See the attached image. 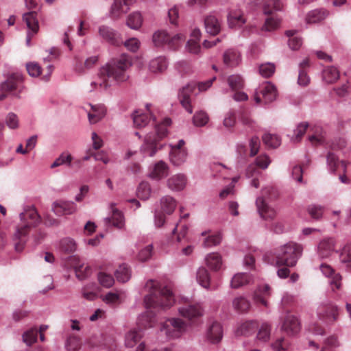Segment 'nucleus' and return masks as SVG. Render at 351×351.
<instances>
[{"label": "nucleus", "instance_id": "53", "mask_svg": "<svg viewBox=\"0 0 351 351\" xmlns=\"http://www.w3.org/2000/svg\"><path fill=\"white\" fill-rule=\"evenodd\" d=\"M151 194V187L148 182H142L140 183L137 189V195L141 199L146 200L147 199Z\"/></svg>", "mask_w": 351, "mask_h": 351}, {"label": "nucleus", "instance_id": "64", "mask_svg": "<svg viewBox=\"0 0 351 351\" xmlns=\"http://www.w3.org/2000/svg\"><path fill=\"white\" fill-rule=\"evenodd\" d=\"M340 260L342 263L351 262V243H347L340 253Z\"/></svg>", "mask_w": 351, "mask_h": 351}, {"label": "nucleus", "instance_id": "24", "mask_svg": "<svg viewBox=\"0 0 351 351\" xmlns=\"http://www.w3.org/2000/svg\"><path fill=\"white\" fill-rule=\"evenodd\" d=\"M222 337L223 330L221 325L217 322H213L208 330L207 337L208 340L215 343L219 342Z\"/></svg>", "mask_w": 351, "mask_h": 351}, {"label": "nucleus", "instance_id": "31", "mask_svg": "<svg viewBox=\"0 0 351 351\" xmlns=\"http://www.w3.org/2000/svg\"><path fill=\"white\" fill-rule=\"evenodd\" d=\"M257 326V323L254 321L245 322L239 326L236 330V335L248 336L255 331Z\"/></svg>", "mask_w": 351, "mask_h": 351}, {"label": "nucleus", "instance_id": "62", "mask_svg": "<svg viewBox=\"0 0 351 351\" xmlns=\"http://www.w3.org/2000/svg\"><path fill=\"white\" fill-rule=\"evenodd\" d=\"M274 65L270 63L263 64L259 67L260 74L264 77H269L274 74Z\"/></svg>", "mask_w": 351, "mask_h": 351}, {"label": "nucleus", "instance_id": "41", "mask_svg": "<svg viewBox=\"0 0 351 351\" xmlns=\"http://www.w3.org/2000/svg\"><path fill=\"white\" fill-rule=\"evenodd\" d=\"M142 333L140 330H131L125 336V345L128 347H133L141 339Z\"/></svg>", "mask_w": 351, "mask_h": 351}, {"label": "nucleus", "instance_id": "47", "mask_svg": "<svg viewBox=\"0 0 351 351\" xmlns=\"http://www.w3.org/2000/svg\"><path fill=\"white\" fill-rule=\"evenodd\" d=\"M271 335V327L267 323H263L260 326L256 338L258 341L263 343L269 341Z\"/></svg>", "mask_w": 351, "mask_h": 351}, {"label": "nucleus", "instance_id": "8", "mask_svg": "<svg viewBox=\"0 0 351 351\" xmlns=\"http://www.w3.org/2000/svg\"><path fill=\"white\" fill-rule=\"evenodd\" d=\"M215 77H213L204 82H199L197 84L195 82L188 84L184 86L180 91L178 97L180 104L184 109L191 114L193 112V107L191 106V95L195 90L197 86L199 91L207 90L213 84Z\"/></svg>", "mask_w": 351, "mask_h": 351}, {"label": "nucleus", "instance_id": "59", "mask_svg": "<svg viewBox=\"0 0 351 351\" xmlns=\"http://www.w3.org/2000/svg\"><path fill=\"white\" fill-rule=\"evenodd\" d=\"M184 40V36L182 34H177L174 36H170L169 35V40L167 45L170 49L176 50L180 46Z\"/></svg>", "mask_w": 351, "mask_h": 351}, {"label": "nucleus", "instance_id": "4", "mask_svg": "<svg viewBox=\"0 0 351 351\" xmlns=\"http://www.w3.org/2000/svg\"><path fill=\"white\" fill-rule=\"evenodd\" d=\"M302 252V247L301 245L290 242L276 249L272 256L266 254L265 261L267 263L276 267H293L296 265Z\"/></svg>", "mask_w": 351, "mask_h": 351}, {"label": "nucleus", "instance_id": "36", "mask_svg": "<svg viewBox=\"0 0 351 351\" xmlns=\"http://www.w3.org/2000/svg\"><path fill=\"white\" fill-rule=\"evenodd\" d=\"M251 281V276L245 273H239L235 274L231 280V287L238 289L242 286L247 285Z\"/></svg>", "mask_w": 351, "mask_h": 351}, {"label": "nucleus", "instance_id": "2", "mask_svg": "<svg viewBox=\"0 0 351 351\" xmlns=\"http://www.w3.org/2000/svg\"><path fill=\"white\" fill-rule=\"evenodd\" d=\"M131 65L132 60L128 55L122 54L112 58L100 68L96 80L90 84L93 87L90 91L97 88L106 90L112 85L113 81H126L129 77L128 70Z\"/></svg>", "mask_w": 351, "mask_h": 351}, {"label": "nucleus", "instance_id": "42", "mask_svg": "<svg viewBox=\"0 0 351 351\" xmlns=\"http://www.w3.org/2000/svg\"><path fill=\"white\" fill-rule=\"evenodd\" d=\"M339 77V72L335 66H328L323 71V78L327 83H333Z\"/></svg>", "mask_w": 351, "mask_h": 351}, {"label": "nucleus", "instance_id": "55", "mask_svg": "<svg viewBox=\"0 0 351 351\" xmlns=\"http://www.w3.org/2000/svg\"><path fill=\"white\" fill-rule=\"evenodd\" d=\"M72 156L66 152H64L51 164V168H55L62 165H71Z\"/></svg>", "mask_w": 351, "mask_h": 351}, {"label": "nucleus", "instance_id": "16", "mask_svg": "<svg viewBox=\"0 0 351 351\" xmlns=\"http://www.w3.org/2000/svg\"><path fill=\"white\" fill-rule=\"evenodd\" d=\"M110 208L111 210V217H107L105 219L106 224L108 226L112 225L117 228H122L124 226V217L123 213L116 208L114 203H111Z\"/></svg>", "mask_w": 351, "mask_h": 351}, {"label": "nucleus", "instance_id": "57", "mask_svg": "<svg viewBox=\"0 0 351 351\" xmlns=\"http://www.w3.org/2000/svg\"><path fill=\"white\" fill-rule=\"evenodd\" d=\"M26 69L28 74L34 77H38L42 74V69L37 62H32L27 63Z\"/></svg>", "mask_w": 351, "mask_h": 351}, {"label": "nucleus", "instance_id": "17", "mask_svg": "<svg viewBox=\"0 0 351 351\" xmlns=\"http://www.w3.org/2000/svg\"><path fill=\"white\" fill-rule=\"evenodd\" d=\"M179 313L189 320H192L202 315V311L199 304H186L179 308Z\"/></svg>", "mask_w": 351, "mask_h": 351}, {"label": "nucleus", "instance_id": "10", "mask_svg": "<svg viewBox=\"0 0 351 351\" xmlns=\"http://www.w3.org/2000/svg\"><path fill=\"white\" fill-rule=\"evenodd\" d=\"M186 329V322L180 318H171L163 324L161 332L170 338H178L185 332Z\"/></svg>", "mask_w": 351, "mask_h": 351}, {"label": "nucleus", "instance_id": "9", "mask_svg": "<svg viewBox=\"0 0 351 351\" xmlns=\"http://www.w3.org/2000/svg\"><path fill=\"white\" fill-rule=\"evenodd\" d=\"M276 96V87L270 82H267L256 90L254 99L258 104H267L274 101Z\"/></svg>", "mask_w": 351, "mask_h": 351}, {"label": "nucleus", "instance_id": "34", "mask_svg": "<svg viewBox=\"0 0 351 351\" xmlns=\"http://www.w3.org/2000/svg\"><path fill=\"white\" fill-rule=\"evenodd\" d=\"M309 65V60L308 58H306L300 64L298 83L300 86H307L310 82V78L306 71V69H307Z\"/></svg>", "mask_w": 351, "mask_h": 351}, {"label": "nucleus", "instance_id": "32", "mask_svg": "<svg viewBox=\"0 0 351 351\" xmlns=\"http://www.w3.org/2000/svg\"><path fill=\"white\" fill-rule=\"evenodd\" d=\"M228 22L231 28L240 27L245 23V19L240 12L230 10L228 15Z\"/></svg>", "mask_w": 351, "mask_h": 351}, {"label": "nucleus", "instance_id": "20", "mask_svg": "<svg viewBox=\"0 0 351 351\" xmlns=\"http://www.w3.org/2000/svg\"><path fill=\"white\" fill-rule=\"evenodd\" d=\"M282 328L288 334H296L300 330V323L295 316L287 315L283 321Z\"/></svg>", "mask_w": 351, "mask_h": 351}, {"label": "nucleus", "instance_id": "5", "mask_svg": "<svg viewBox=\"0 0 351 351\" xmlns=\"http://www.w3.org/2000/svg\"><path fill=\"white\" fill-rule=\"evenodd\" d=\"M171 123V120L166 118L161 123L156 125L153 132L147 134L141 147V149L145 154L149 156H153L162 147L160 141L167 135V127Z\"/></svg>", "mask_w": 351, "mask_h": 351}, {"label": "nucleus", "instance_id": "50", "mask_svg": "<svg viewBox=\"0 0 351 351\" xmlns=\"http://www.w3.org/2000/svg\"><path fill=\"white\" fill-rule=\"evenodd\" d=\"M169 34L165 31H158L153 35V42L157 47L167 45Z\"/></svg>", "mask_w": 351, "mask_h": 351}, {"label": "nucleus", "instance_id": "11", "mask_svg": "<svg viewBox=\"0 0 351 351\" xmlns=\"http://www.w3.org/2000/svg\"><path fill=\"white\" fill-rule=\"evenodd\" d=\"M184 144L185 142L183 140H180L178 144L171 146L170 160L176 166H180L186 161L187 152L184 147Z\"/></svg>", "mask_w": 351, "mask_h": 351}, {"label": "nucleus", "instance_id": "60", "mask_svg": "<svg viewBox=\"0 0 351 351\" xmlns=\"http://www.w3.org/2000/svg\"><path fill=\"white\" fill-rule=\"evenodd\" d=\"M308 128V123H301L299 124L295 130L294 136L292 138V141L293 142H300L302 137L304 135L306 132L307 128Z\"/></svg>", "mask_w": 351, "mask_h": 351}, {"label": "nucleus", "instance_id": "61", "mask_svg": "<svg viewBox=\"0 0 351 351\" xmlns=\"http://www.w3.org/2000/svg\"><path fill=\"white\" fill-rule=\"evenodd\" d=\"M38 332L36 328H31L25 332L23 336L24 342L29 346L34 343L37 339Z\"/></svg>", "mask_w": 351, "mask_h": 351}, {"label": "nucleus", "instance_id": "45", "mask_svg": "<svg viewBox=\"0 0 351 351\" xmlns=\"http://www.w3.org/2000/svg\"><path fill=\"white\" fill-rule=\"evenodd\" d=\"M143 19L140 12L130 14L127 20V25L132 29H138L142 25Z\"/></svg>", "mask_w": 351, "mask_h": 351}, {"label": "nucleus", "instance_id": "18", "mask_svg": "<svg viewBox=\"0 0 351 351\" xmlns=\"http://www.w3.org/2000/svg\"><path fill=\"white\" fill-rule=\"evenodd\" d=\"M71 265L73 267L76 277L79 280H84L87 278L91 273V269L88 265L84 263L77 256L71 258Z\"/></svg>", "mask_w": 351, "mask_h": 351}, {"label": "nucleus", "instance_id": "33", "mask_svg": "<svg viewBox=\"0 0 351 351\" xmlns=\"http://www.w3.org/2000/svg\"><path fill=\"white\" fill-rule=\"evenodd\" d=\"M150 121V114L141 110L135 111L133 115V122L136 128H141L147 125Z\"/></svg>", "mask_w": 351, "mask_h": 351}, {"label": "nucleus", "instance_id": "46", "mask_svg": "<svg viewBox=\"0 0 351 351\" xmlns=\"http://www.w3.org/2000/svg\"><path fill=\"white\" fill-rule=\"evenodd\" d=\"M82 346V341L79 337L71 335L66 339V348L67 351H78Z\"/></svg>", "mask_w": 351, "mask_h": 351}, {"label": "nucleus", "instance_id": "19", "mask_svg": "<svg viewBox=\"0 0 351 351\" xmlns=\"http://www.w3.org/2000/svg\"><path fill=\"white\" fill-rule=\"evenodd\" d=\"M76 208V205L73 202L57 201L53 204V210L58 215L73 214Z\"/></svg>", "mask_w": 351, "mask_h": 351}, {"label": "nucleus", "instance_id": "12", "mask_svg": "<svg viewBox=\"0 0 351 351\" xmlns=\"http://www.w3.org/2000/svg\"><path fill=\"white\" fill-rule=\"evenodd\" d=\"M23 80V75L19 73L11 74L5 82L1 84V90L2 94L0 95V100H3L5 95L4 93L10 92L17 89Z\"/></svg>", "mask_w": 351, "mask_h": 351}, {"label": "nucleus", "instance_id": "54", "mask_svg": "<svg viewBox=\"0 0 351 351\" xmlns=\"http://www.w3.org/2000/svg\"><path fill=\"white\" fill-rule=\"evenodd\" d=\"M60 249L65 253H73L76 250V244L75 241L69 238H66L60 241Z\"/></svg>", "mask_w": 351, "mask_h": 351}, {"label": "nucleus", "instance_id": "23", "mask_svg": "<svg viewBox=\"0 0 351 351\" xmlns=\"http://www.w3.org/2000/svg\"><path fill=\"white\" fill-rule=\"evenodd\" d=\"M320 269L326 276L331 278L330 284L332 286V289H339L341 287V276L335 274L334 269L327 264H322Z\"/></svg>", "mask_w": 351, "mask_h": 351}, {"label": "nucleus", "instance_id": "28", "mask_svg": "<svg viewBox=\"0 0 351 351\" xmlns=\"http://www.w3.org/2000/svg\"><path fill=\"white\" fill-rule=\"evenodd\" d=\"M99 33L104 39L112 45H118L120 43L117 34L109 27L101 26L99 29Z\"/></svg>", "mask_w": 351, "mask_h": 351}, {"label": "nucleus", "instance_id": "25", "mask_svg": "<svg viewBox=\"0 0 351 351\" xmlns=\"http://www.w3.org/2000/svg\"><path fill=\"white\" fill-rule=\"evenodd\" d=\"M197 280L199 284L206 289H210L215 290L218 287L217 285L210 286V277L208 270L204 267H201L198 269L197 272Z\"/></svg>", "mask_w": 351, "mask_h": 351}, {"label": "nucleus", "instance_id": "26", "mask_svg": "<svg viewBox=\"0 0 351 351\" xmlns=\"http://www.w3.org/2000/svg\"><path fill=\"white\" fill-rule=\"evenodd\" d=\"M205 28L210 35H217L221 30V24L215 16L209 15L204 20Z\"/></svg>", "mask_w": 351, "mask_h": 351}, {"label": "nucleus", "instance_id": "43", "mask_svg": "<svg viewBox=\"0 0 351 351\" xmlns=\"http://www.w3.org/2000/svg\"><path fill=\"white\" fill-rule=\"evenodd\" d=\"M130 271L127 265L123 264L115 271V276L118 281L121 282H125L130 278Z\"/></svg>", "mask_w": 351, "mask_h": 351}, {"label": "nucleus", "instance_id": "13", "mask_svg": "<svg viewBox=\"0 0 351 351\" xmlns=\"http://www.w3.org/2000/svg\"><path fill=\"white\" fill-rule=\"evenodd\" d=\"M136 0H114L110 8V17L113 19L120 18L130 9V6L135 3Z\"/></svg>", "mask_w": 351, "mask_h": 351}, {"label": "nucleus", "instance_id": "7", "mask_svg": "<svg viewBox=\"0 0 351 351\" xmlns=\"http://www.w3.org/2000/svg\"><path fill=\"white\" fill-rule=\"evenodd\" d=\"M278 197L277 191L272 187H266L262 190V196L258 197L256 201L258 212L265 220H273L276 215V210L267 202V199H275Z\"/></svg>", "mask_w": 351, "mask_h": 351}, {"label": "nucleus", "instance_id": "29", "mask_svg": "<svg viewBox=\"0 0 351 351\" xmlns=\"http://www.w3.org/2000/svg\"><path fill=\"white\" fill-rule=\"evenodd\" d=\"M168 166L163 161L158 162L151 171L149 176L152 178L160 180L168 175Z\"/></svg>", "mask_w": 351, "mask_h": 351}, {"label": "nucleus", "instance_id": "21", "mask_svg": "<svg viewBox=\"0 0 351 351\" xmlns=\"http://www.w3.org/2000/svg\"><path fill=\"white\" fill-rule=\"evenodd\" d=\"M186 177L184 174H176L167 180V186L172 191H182L186 186Z\"/></svg>", "mask_w": 351, "mask_h": 351}, {"label": "nucleus", "instance_id": "14", "mask_svg": "<svg viewBox=\"0 0 351 351\" xmlns=\"http://www.w3.org/2000/svg\"><path fill=\"white\" fill-rule=\"evenodd\" d=\"M23 20L29 30L27 37V43L29 45L32 36L36 34L39 29L37 13L34 11L27 12L23 14Z\"/></svg>", "mask_w": 351, "mask_h": 351}, {"label": "nucleus", "instance_id": "39", "mask_svg": "<svg viewBox=\"0 0 351 351\" xmlns=\"http://www.w3.org/2000/svg\"><path fill=\"white\" fill-rule=\"evenodd\" d=\"M270 293V287L269 285H264L261 289L258 290V292L254 293V300L257 303H260L265 306H267L268 303L266 300V297L269 296Z\"/></svg>", "mask_w": 351, "mask_h": 351}, {"label": "nucleus", "instance_id": "1", "mask_svg": "<svg viewBox=\"0 0 351 351\" xmlns=\"http://www.w3.org/2000/svg\"><path fill=\"white\" fill-rule=\"evenodd\" d=\"M145 288L148 292L144 298L147 311L141 317V324L147 328L153 326L155 322V311L170 308L174 304L175 300L171 291L157 281H147Z\"/></svg>", "mask_w": 351, "mask_h": 351}, {"label": "nucleus", "instance_id": "22", "mask_svg": "<svg viewBox=\"0 0 351 351\" xmlns=\"http://www.w3.org/2000/svg\"><path fill=\"white\" fill-rule=\"evenodd\" d=\"M335 248V240L333 238L323 239L318 245V252L322 258L328 257Z\"/></svg>", "mask_w": 351, "mask_h": 351}, {"label": "nucleus", "instance_id": "44", "mask_svg": "<svg viewBox=\"0 0 351 351\" xmlns=\"http://www.w3.org/2000/svg\"><path fill=\"white\" fill-rule=\"evenodd\" d=\"M232 305L237 311L241 313L247 312L250 308V302L242 296L236 298L232 302Z\"/></svg>", "mask_w": 351, "mask_h": 351}, {"label": "nucleus", "instance_id": "15", "mask_svg": "<svg viewBox=\"0 0 351 351\" xmlns=\"http://www.w3.org/2000/svg\"><path fill=\"white\" fill-rule=\"evenodd\" d=\"M318 317L320 319L335 322L337 319L338 308L332 304H324L318 308Z\"/></svg>", "mask_w": 351, "mask_h": 351}, {"label": "nucleus", "instance_id": "37", "mask_svg": "<svg viewBox=\"0 0 351 351\" xmlns=\"http://www.w3.org/2000/svg\"><path fill=\"white\" fill-rule=\"evenodd\" d=\"M206 262L207 266L215 271L219 270L222 265L221 257L217 253L209 254L206 258Z\"/></svg>", "mask_w": 351, "mask_h": 351}, {"label": "nucleus", "instance_id": "48", "mask_svg": "<svg viewBox=\"0 0 351 351\" xmlns=\"http://www.w3.org/2000/svg\"><path fill=\"white\" fill-rule=\"evenodd\" d=\"M228 83L232 90H241L244 86V82L239 75H232L228 78Z\"/></svg>", "mask_w": 351, "mask_h": 351}, {"label": "nucleus", "instance_id": "49", "mask_svg": "<svg viewBox=\"0 0 351 351\" xmlns=\"http://www.w3.org/2000/svg\"><path fill=\"white\" fill-rule=\"evenodd\" d=\"M327 162H328V166L330 167V168L332 171H335L336 170V167L339 165H340L343 167V171H346L347 163L343 160L339 162L337 157L333 153L329 152L328 154Z\"/></svg>", "mask_w": 351, "mask_h": 351}, {"label": "nucleus", "instance_id": "38", "mask_svg": "<svg viewBox=\"0 0 351 351\" xmlns=\"http://www.w3.org/2000/svg\"><path fill=\"white\" fill-rule=\"evenodd\" d=\"M161 208L163 212L171 215L176 207V200L171 196L163 197L160 200Z\"/></svg>", "mask_w": 351, "mask_h": 351}, {"label": "nucleus", "instance_id": "40", "mask_svg": "<svg viewBox=\"0 0 351 351\" xmlns=\"http://www.w3.org/2000/svg\"><path fill=\"white\" fill-rule=\"evenodd\" d=\"M167 67V62L165 58L158 57L152 60L149 63V69L152 72H162Z\"/></svg>", "mask_w": 351, "mask_h": 351}, {"label": "nucleus", "instance_id": "52", "mask_svg": "<svg viewBox=\"0 0 351 351\" xmlns=\"http://www.w3.org/2000/svg\"><path fill=\"white\" fill-rule=\"evenodd\" d=\"M189 214H185L183 216H181L180 220L179 221V222H178L176 223V227L173 228V230L172 231L173 234H175L178 231V227H180V226L181 227L180 232L178 234V236H177L178 241H180L182 238H184L187 233L188 228L185 224H182V221L183 219L189 217Z\"/></svg>", "mask_w": 351, "mask_h": 351}, {"label": "nucleus", "instance_id": "63", "mask_svg": "<svg viewBox=\"0 0 351 351\" xmlns=\"http://www.w3.org/2000/svg\"><path fill=\"white\" fill-rule=\"evenodd\" d=\"M153 246L148 245L142 249L138 254V259L140 261L144 262L149 259L152 255Z\"/></svg>", "mask_w": 351, "mask_h": 351}, {"label": "nucleus", "instance_id": "58", "mask_svg": "<svg viewBox=\"0 0 351 351\" xmlns=\"http://www.w3.org/2000/svg\"><path fill=\"white\" fill-rule=\"evenodd\" d=\"M98 280L99 283L105 287L109 288L112 287L114 282L113 277L104 272H99L98 274Z\"/></svg>", "mask_w": 351, "mask_h": 351}, {"label": "nucleus", "instance_id": "6", "mask_svg": "<svg viewBox=\"0 0 351 351\" xmlns=\"http://www.w3.org/2000/svg\"><path fill=\"white\" fill-rule=\"evenodd\" d=\"M255 5H261L263 13L267 15L263 30L271 32L277 29L280 27V19L278 17L275 12L282 9V3L278 0H252Z\"/></svg>", "mask_w": 351, "mask_h": 351}, {"label": "nucleus", "instance_id": "30", "mask_svg": "<svg viewBox=\"0 0 351 351\" xmlns=\"http://www.w3.org/2000/svg\"><path fill=\"white\" fill-rule=\"evenodd\" d=\"M328 12L324 9L314 10L308 13L306 21L308 24L319 23L325 19Z\"/></svg>", "mask_w": 351, "mask_h": 351}, {"label": "nucleus", "instance_id": "51", "mask_svg": "<svg viewBox=\"0 0 351 351\" xmlns=\"http://www.w3.org/2000/svg\"><path fill=\"white\" fill-rule=\"evenodd\" d=\"M263 141L269 148H276L280 145L278 136L269 133L263 135Z\"/></svg>", "mask_w": 351, "mask_h": 351}, {"label": "nucleus", "instance_id": "3", "mask_svg": "<svg viewBox=\"0 0 351 351\" xmlns=\"http://www.w3.org/2000/svg\"><path fill=\"white\" fill-rule=\"evenodd\" d=\"M20 223L16 228L13 234V240L15 241V249L17 252L23 250L26 242V237L30 230L40 223L41 219L34 206H26L23 211L20 213Z\"/></svg>", "mask_w": 351, "mask_h": 351}, {"label": "nucleus", "instance_id": "27", "mask_svg": "<svg viewBox=\"0 0 351 351\" xmlns=\"http://www.w3.org/2000/svg\"><path fill=\"white\" fill-rule=\"evenodd\" d=\"M106 108L102 104L91 106V110L88 113L90 123L94 124L101 120L106 114Z\"/></svg>", "mask_w": 351, "mask_h": 351}, {"label": "nucleus", "instance_id": "56", "mask_svg": "<svg viewBox=\"0 0 351 351\" xmlns=\"http://www.w3.org/2000/svg\"><path fill=\"white\" fill-rule=\"evenodd\" d=\"M209 120L208 114L204 111H199L193 116V123L195 126L205 125Z\"/></svg>", "mask_w": 351, "mask_h": 351}, {"label": "nucleus", "instance_id": "35", "mask_svg": "<svg viewBox=\"0 0 351 351\" xmlns=\"http://www.w3.org/2000/svg\"><path fill=\"white\" fill-rule=\"evenodd\" d=\"M240 54L234 49H228L223 54V63L228 66H234L239 64Z\"/></svg>", "mask_w": 351, "mask_h": 351}]
</instances>
